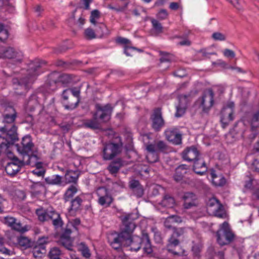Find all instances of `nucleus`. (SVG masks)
I'll list each match as a JSON object with an SVG mask.
<instances>
[{"label":"nucleus","mask_w":259,"mask_h":259,"mask_svg":"<svg viewBox=\"0 0 259 259\" xmlns=\"http://www.w3.org/2000/svg\"><path fill=\"white\" fill-rule=\"evenodd\" d=\"M17 116L15 108L11 106L5 108L2 114L3 125H0V148L6 151L10 144L17 139V127L14 122Z\"/></svg>","instance_id":"f257e3e1"},{"label":"nucleus","mask_w":259,"mask_h":259,"mask_svg":"<svg viewBox=\"0 0 259 259\" xmlns=\"http://www.w3.org/2000/svg\"><path fill=\"white\" fill-rule=\"evenodd\" d=\"M112 112V108L110 104L104 106L97 105L96 112L94 115L93 118L87 120L84 123L85 126L91 128H99L100 122L98 119L104 122L108 121L110 119Z\"/></svg>","instance_id":"f03ea898"},{"label":"nucleus","mask_w":259,"mask_h":259,"mask_svg":"<svg viewBox=\"0 0 259 259\" xmlns=\"http://www.w3.org/2000/svg\"><path fill=\"white\" fill-rule=\"evenodd\" d=\"M122 221L124 227L120 233L117 237H114L113 241L110 242L111 246L115 250L120 249L122 244L125 245V238H128L129 233L133 232L136 228V225L133 222L130 214L125 215Z\"/></svg>","instance_id":"7ed1b4c3"},{"label":"nucleus","mask_w":259,"mask_h":259,"mask_svg":"<svg viewBox=\"0 0 259 259\" xmlns=\"http://www.w3.org/2000/svg\"><path fill=\"white\" fill-rule=\"evenodd\" d=\"M132 232L129 233V237L125 238V244L130 246V250L137 251L143 247V251L150 254L152 252L151 245L147 234L144 235L142 238L138 236H131Z\"/></svg>","instance_id":"20e7f679"},{"label":"nucleus","mask_w":259,"mask_h":259,"mask_svg":"<svg viewBox=\"0 0 259 259\" xmlns=\"http://www.w3.org/2000/svg\"><path fill=\"white\" fill-rule=\"evenodd\" d=\"M45 64L44 61H36L30 64L28 76L26 79H23L20 81H18L17 79H13V83L18 82V86L20 89L27 90L29 88V84L31 83L34 80L36 76L38 75L37 70L38 68L41 67Z\"/></svg>","instance_id":"39448f33"},{"label":"nucleus","mask_w":259,"mask_h":259,"mask_svg":"<svg viewBox=\"0 0 259 259\" xmlns=\"http://www.w3.org/2000/svg\"><path fill=\"white\" fill-rule=\"evenodd\" d=\"M217 241L221 245L229 243L234 237V234L231 231L229 225L226 222L221 225L220 229L217 232Z\"/></svg>","instance_id":"423d86ee"},{"label":"nucleus","mask_w":259,"mask_h":259,"mask_svg":"<svg viewBox=\"0 0 259 259\" xmlns=\"http://www.w3.org/2000/svg\"><path fill=\"white\" fill-rule=\"evenodd\" d=\"M0 56L11 60L13 63L15 65L21 63L23 59L22 53L15 50L12 47H0Z\"/></svg>","instance_id":"0eeeda50"},{"label":"nucleus","mask_w":259,"mask_h":259,"mask_svg":"<svg viewBox=\"0 0 259 259\" xmlns=\"http://www.w3.org/2000/svg\"><path fill=\"white\" fill-rule=\"evenodd\" d=\"M122 144L109 143L106 144L103 149V158L105 160H111L119 154L122 149Z\"/></svg>","instance_id":"6e6552de"},{"label":"nucleus","mask_w":259,"mask_h":259,"mask_svg":"<svg viewBox=\"0 0 259 259\" xmlns=\"http://www.w3.org/2000/svg\"><path fill=\"white\" fill-rule=\"evenodd\" d=\"M184 232V229L183 228H173L172 233L168 239V243L167 245V249L169 252L174 254H178L177 252L174 250L173 248L179 245L180 242L178 238L183 235Z\"/></svg>","instance_id":"1a4fd4ad"},{"label":"nucleus","mask_w":259,"mask_h":259,"mask_svg":"<svg viewBox=\"0 0 259 259\" xmlns=\"http://www.w3.org/2000/svg\"><path fill=\"white\" fill-rule=\"evenodd\" d=\"M18 151L23 156L27 154H31L34 151V145L32 142L31 137L27 135L22 138L19 145H17Z\"/></svg>","instance_id":"9d476101"},{"label":"nucleus","mask_w":259,"mask_h":259,"mask_svg":"<svg viewBox=\"0 0 259 259\" xmlns=\"http://www.w3.org/2000/svg\"><path fill=\"white\" fill-rule=\"evenodd\" d=\"M213 103V93L209 90L205 92L203 96L197 101L203 111H207L212 106Z\"/></svg>","instance_id":"9b49d317"},{"label":"nucleus","mask_w":259,"mask_h":259,"mask_svg":"<svg viewBox=\"0 0 259 259\" xmlns=\"http://www.w3.org/2000/svg\"><path fill=\"white\" fill-rule=\"evenodd\" d=\"M97 194L99 197L98 203L100 205L108 207L113 201V198L107 189L100 187L97 190Z\"/></svg>","instance_id":"f8f14e48"},{"label":"nucleus","mask_w":259,"mask_h":259,"mask_svg":"<svg viewBox=\"0 0 259 259\" xmlns=\"http://www.w3.org/2000/svg\"><path fill=\"white\" fill-rule=\"evenodd\" d=\"M234 103L229 102L224 107L221 111V121L223 124H228V122L234 119Z\"/></svg>","instance_id":"ddd939ff"},{"label":"nucleus","mask_w":259,"mask_h":259,"mask_svg":"<svg viewBox=\"0 0 259 259\" xmlns=\"http://www.w3.org/2000/svg\"><path fill=\"white\" fill-rule=\"evenodd\" d=\"M178 99L179 104L176 107L175 116L180 117L185 113L187 104L191 100V96L189 95H181L179 96Z\"/></svg>","instance_id":"4468645a"},{"label":"nucleus","mask_w":259,"mask_h":259,"mask_svg":"<svg viewBox=\"0 0 259 259\" xmlns=\"http://www.w3.org/2000/svg\"><path fill=\"white\" fill-rule=\"evenodd\" d=\"M165 136L166 139L174 144L178 145L181 143L182 135L178 129L171 127L165 130Z\"/></svg>","instance_id":"2eb2a0df"},{"label":"nucleus","mask_w":259,"mask_h":259,"mask_svg":"<svg viewBox=\"0 0 259 259\" xmlns=\"http://www.w3.org/2000/svg\"><path fill=\"white\" fill-rule=\"evenodd\" d=\"M152 126L156 131H159L164 126V122L161 116V110L159 108L156 109L151 117Z\"/></svg>","instance_id":"dca6fc26"},{"label":"nucleus","mask_w":259,"mask_h":259,"mask_svg":"<svg viewBox=\"0 0 259 259\" xmlns=\"http://www.w3.org/2000/svg\"><path fill=\"white\" fill-rule=\"evenodd\" d=\"M23 166L22 161L17 159H14L12 162L7 164L5 170L8 175L14 176L20 170Z\"/></svg>","instance_id":"f3484780"},{"label":"nucleus","mask_w":259,"mask_h":259,"mask_svg":"<svg viewBox=\"0 0 259 259\" xmlns=\"http://www.w3.org/2000/svg\"><path fill=\"white\" fill-rule=\"evenodd\" d=\"M199 153L197 149L194 147L187 148L183 153L184 159L188 161H195L198 159Z\"/></svg>","instance_id":"a211bd4d"},{"label":"nucleus","mask_w":259,"mask_h":259,"mask_svg":"<svg viewBox=\"0 0 259 259\" xmlns=\"http://www.w3.org/2000/svg\"><path fill=\"white\" fill-rule=\"evenodd\" d=\"M184 200L183 206L185 209H189L196 205V196L191 192L185 193L183 197Z\"/></svg>","instance_id":"6ab92c4d"},{"label":"nucleus","mask_w":259,"mask_h":259,"mask_svg":"<svg viewBox=\"0 0 259 259\" xmlns=\"http://www.w3.org/2000/svg\"><path fill=\"white\" fill-rule=\"evenodd\" d=\"M70 90V94L71 93L74 97L77 98V100L75 103H70L64 105V108L69 110H72L75 109L79 102V96L80 93V89L78 88L74 87L70 89H67Z\"/></svg>","instance_id":"aec40b11"},{"label":"nucleus","mask_w":259,"mask_h":259,"mask_svg":"<svg viewBox=\"0 0 259 259\" xmlns=\"http://www.w3.org/2000/svg\"><path fill=\"white\" fill-rule=\"evenodd\" d=\"M79 176L78 170H67L64 176V183H65V185L69 183L76 184Z\"/></svg>","instance_id":"412c9836"},{"label":"nucleus","mask_w":259,"mask_h":259,"mask_svg":"<svg viewBox=\"0 0 259 259\" xmlns=\"http://www.w3.org/2000/svg\"><path fill=\"white\" fill-rule=\"evenodd\" d=\"M193 169L195 173L203 175L207 171V167L204 161L199 158L194 162Z\"/></svg>","instance_id":"4be33fe9"},{"label":"nucleus","mask_w":259,"mask_h":259,"mask_svg":"<svg viewBox=\"0 0 259 259\" xmlns=\"http://www.w3.org/2000/svg\"><path fill=\"white\" fill-rule=\"evenodd\" d=\"M39 106L38 97L35 95H32L26 103L25 107L26 111L32 112Z\"/></svg>","instance_id":"5701e85b"},{"label":"nucleus","mask_w":259,"mask_h":259,"mask_svg":"<svg viewBox=\"0 0 259 259\" xmlns=\"http://www.w3.org/2000/svg\"><path fill=\"white\" fill-rule=\"evenodd\" d=\"M154 147L152 145H147L146 150L147 153L146 158L147 161L150 163L157 161L158 159V153L154 150Z\"/></svg>","instance_id":"b1692460"},{"label":"nucleus","mask_w":259,"mask_h":259,"mask_svg":"<svg viewBox=\"0 0 259 259\" xmlns=\"http://www.w3.org/2000/svg\"><path fill=\"white\" fill-rule=\"evenodd\" d=\"M187 168L186 165H181L178 166L176 169L174 179L177 182H181L184 176L187 173Z\"/></svg>","instance_id":"393cba45"},{"label":"nucleus","mask_w":259,"mask_h":259,"mask_svg":"<svg viewBox=\"0 0 259 259\" xmlns=\"http://www.w3.org/2000/svg\"><path fill=\"white\" fill-rule=\"evenodd\" d=\"M212 184L216 186H222L226 183L225 178L222 175H217L215 171L212 170L210 173Z\"/></svg>","instance_id":"a878e982"},{"label":"nucleus","mask_w":259,"mask_h":259,"mask_svg":"<svg viewBox=\"0 0 259 259\" xmlns=\"http://www.w3.org/2000/svg\"><path fill=\"white\" fill-rule=\"evenodd\" d=\"M45 180L48 184L50 185L61 186H65V183H64L62 177L58 175H55L51 177L46 178Z\"/></svg>","instance_id":"bb28decb"},{"label":"nucleus","mask_w":259,"mask_h":259,"mask_svg":"<svg viewBox=\"0 0 259 259\" xmlns=\"http://www.w3.org/2000/svg\"><path fill=\"white\" fill-rule=\"evenodd\" d=\"M95 31L97 37L101 38L110 34V31L107 26L102 23H99L97 25Z\"/></svg>","instance_id":"cd10ccee"},{"label":"nucleus","mask_w":259,"mask_h":259,"mask_svg":"<svg viewBox=\"0 0 259 259\" xmlns=\"http://www.w3.org/2000/svg\"><path fill=\"white\" fill-rule=\"evenodd\" d=\"M38 160V157L36 155L31 154H27L23 156L22 162L23 165H30L31 166H34V164Z\"/></svg>","instance_id":"c85d7f7f"},{"label":"nucleus","mask_w":259,"mask_h":259,"mask_svg":"<svg viewBox=\"0 0 259 259\" xmlns=\"http://www.w3.org/2000/svg\"><path fill=\"white\" fill-rule=\"evenodd\" d=\"M32 253L35 258H41L46 253V247H40L33 244Z\"/></svg>","instance_id":"c756f323"},{"label":"nucleus","mask_w":259,"mask_h":259,"mask_svg":"<svg viewBox=\"0 0 259 259\" xmlns=\"http://www.w3.org/2000/svg\"><path fill=\"white\" fill-rule=\"evenodd\" d=\"M50 219L53 221V224L55 227H59L62 225V221L60 214L54 210H51Z\"/></svg>","instance_id":"7c9ffc66"},{"label":"nucleus","mask_w":259,"mask_h":259,"mask_svg":"<svg viewBox=\"0 0 259 259\" xmlns=\"http://www.w3.org/2000/svg\"><path fill=\"white\" fill-rule=\"evenodd\" d=\"M18 244L23 249H27L31 247L33 243L28 237L21 236L18 238Z\"/></svg>","instance_id":"2f4dec72"},{"label":"nucleus","mask_w":259,"mask_h":259,"mask_svg":"<svg viewBox=\"0 0 259 259\" xmlns=\"http://www.w3.org/2000/svg\"><path fill=\"white\" fill-rule=\"evenodd\" d=\"M77 188L75 185L70 186L64 195V199L66 202L69 201L77 193Z\"/></svg>","instance_id":"473e14b6"},{"label":"nucleus","mask_w":259,"mask_h":259,"mask_svg":"<svg viewBox=\"0 0 259 259\" xmlns=\"http://www.w3.org/2000/svg\"><path fill=\"white\" fill-rule=\"evenodd\" d=\"M38 219L40 221L45 222L50 219L51 210L46 211L43 209H38L36 211Z\"/></svg>","instance_id":"72a5a7b5"},{"label":"nucleus","mask_w":259,"mask_h":259,"mask_svg":"<svg viewBox=\"0 0 259 259\" xmlns=\"http://www.w3.org/2000/svg\"><path fill=\"white\" fill-rule=\"evenodd\" d=\"M122 165V161L121 159H117L110 163L108 167V169L110 173L116 174L119 170Z\"/></svg>","instance_id":"f704fd0d"},{"label":"nucleus","mask_w":259,"mask_h":259,"mask_svg":"<svg viewBox=\"0 0 259 259\" xmlns=\"http://www.w3.org/2000/svg\"><path fill=\"white\" fill-rule=\"evenodd\" d=\"M148 145L153 146L154 147V150L158 153L159 152H164L167 148L165 143L162 141H158L154 142V143L149 144Z\"/></svg>","instance_id":"c9c22d12"},{"label":"nucleus","mask_w":259,"mask_h":259,"mask_svg":"<svg viewBox=\"0 0 259 259\" xmlns=\"http://www.w3.org/2000/svg\"><path fill=\"white\" fill-rule=\"evenodd\" d=\"M10 227L12 229L21 233H24L29 230L28 226H22L20 221H18L16 219L15 223Z\"/></svg>","instance_id":"e433bc0d"},{"label":"nucleus","mask_w":259,"mask_h":259,"mask_svg":"<svg viewBox=\"0 0 259 259\" xmlns=\"http://www.w3.org/2000/svg\"><path fill=\"white\" fill-rule=\"evenodd\" d=\"M175 203V201L173 197L165 196L162 200L160 204L163 207L171 208L174 206Z\"/></svg>","instance_id":"4c0bfd02"},{"label":"nucleus","mask_w":259,"mask_h":259,"mask_svg":"<svg viewBox=\"0 0 259 259\" xmlns=\"http://www.w3.org/2000/svg\"><path fill=\"white\" fill-rule=\"evenodd\" d=\"M82 202V199L79 197H76L74 199L71 201V205L70 208V211H76L79 209L81 206Z\"/></svg>","instance_id":"58836bf2"},{"label":"nucleus","mask_w":259,"mask_h":259,"mask_svg":"<svg viewBox=\"0 0 259 259\" xmlns=\"http://www.w3.org/2000/svg\"><path fill=\"white\" fill-rule=\"evenodd\" d=\"M151 22L154 30L157 34H160L163 32V27L158 20L152 18L151 19Z\"/></svg>","instance_id":"ea45409f"},{"label":"nucleus","mask_w":259,"mask_h":259,"mask_svg":"<svg viewBox=\"0 0 259 259\" xmlns=\"http://www.w3.org/2000/svg\"><path fill=\"white\" fill-rule=\"evenodd\" d=\"M79 250L81 252L82 255L86 257L89 258L91 256L90 250L88 246L84 243H80L78 246Z\"/></svg>","instance_id":"a19ab883"},{"label":"nucleus","mask_w":259,"mask_h":259,"mask_svg":"<svg viewBox=\"0 0 259 259\" xmlns=\"http://www.w3.org/2000/svg\"><path fill=\"white\" fill-rule=\"evenodd\" d=\"M61 250L57 247L52 248L49 253V256L50 259H60Z\"/></svg>","instance_id":"79ce46f5"},{"label":"nucleus","mask_w":259,"mask_h":259,"mask_svg":"<svg viewBox=\"0 0 259 259\" xmlns=\"http://www.w3.org/2000/svg\"><path fill=\"white\" fill-rule=\"evenodd\" d=\"M60 243L68 250H71L72 244L71 238L61 237Z\"/></svg>","instance_id":"37998d69"},{"label":"nucleus","mask_w":259,"mask_h":259,"mask_svg":"<svg viewBox=\"0 0 259 259\" xmlns=\"http://www.w3.org/2000/svg\"><path fill=\"white\" fill-rule=\"evenodd\" d=\"M8 36V30L3 24L0 23V40L4 41L7 39Z\"/></svg>","instance_id":"c03bdc74"},{"label":"nucleus","mask_w":259,"mask_h":259,"mask_svg":"<svg viewBox=\"0 0 259 259\" xmlns=\"http://www.w3.org/2000/svg\"><path fill=\"white\" fill-rule=\"evenodd\" d=\"M50 242V240L48 237L43 236L38 239L37 241L33 244L40 246V247H46V245Z\"/></svg>","instance_id":"a18cd8bd"},{"label":"nucleus","mask_w":259,"mask_h":259,"mask_svg":"<svg viewBox=\"0 0 259 259\" xmlns=\"http://www.w3.org/2000/svg\"><path fill=\"white\" fill-rule=\"evenodd\" d=\"M100 17V13L97 10H94L92 11L90 16V22L93 24H95L97 20H98Z\"/></svg>","instance_id":"49530a36"},{"label":"nucleus","mask_w":259,"mask_h":259,"mask_svg":"<svg viewBox=\"0 0 259 259\" xmlns=\"http://www.w3.org/2000/svg\"><path fill=\"white\" fill-rule=\"evenodd\" d=\"M84 36L85 38L89 39L97 37L95 31L91 28H88L84 30Z\"/></svg>","instance_id":"de8ad7c7"},{"label":"nucleus","mask_w":259,"mask_h":259,"mask_svg":"<svg viewBox=\"0 0 259 259\" xmlns=\"http://www.w3.org/2000/svg\"><path fill=\"white\" fill-rule=\"evenodd\" d=\"M168 13L165 9H161L156 14V17L159 20H164L167 19Z\"/></svg>","instance_id":"09e8293b"},{"label":"nucleus","mask_w":259,"mask_h":259,"mask_svg":"<svg viewBox=\"0 0 259 259\" xmlns=\"http://www.w3.org/2000/svg\"><path fill=\"white\" fill-rule=\"evenodd\" d=\"M212 38L216 41H224L226 39V35L220 32H215L212 34Z\"/></svg>","instance_id":"8fccbe9b"},{"label":"nucleus","mask_w":259,"mask_h":259,"mask_svg":"<svg viewBox=\"0 0 259 259\" xmlns=\"http://www.w3.org/2000/svg\"><path fill=\"white\" fill-rule=\"evenodd\" d=\"M207 205L210 207H214V208H221L222 207V205L219 201L214 198L209 199Z\"/></svg>","instance_id":"3c124183"},{"label":"nucleus","mask_w":259,"mask_h":259,"mask_svg":"<svg viewBox=\"0 0 259 259\" xmlns=\"http://www.w3.org/2000/svg\"><path fill=\"white\" fill-rule=\"evenodd\" d=\"M212 210L214 213L215 215L218 218H224L226 217V213L222 205L221 208H213Z\"/></svg>","instance_id":"603ef678"},{"label":"nucleus","mask_w":259,"mask_h":259,"mask_svg":"<svg viewBox=\"0 0 259 259\" xmlns=\"http://www.w3.org/2000/svg\"><path fill=\"white\" fill-rule=\"evenodd\" d=\"M161 57L160 59L161 63L170 62L172 60V56L166 53H162Z\"/></svg>","instance_id":"864d4df0"},{"label":"nucleus","mask_w":259,"mask_h":259,"mask_svg":"<svg viewBox=\"0 0 259 259\" xmlns=\"http://www.w3.org/2000/svg\"><path fill=\"white\" fill-rule=\"evenodd\" d=\"M15 218L7 216L4 218L3 222L10 227L15 223Z\"/></svg>","instance_id":"5fc2aeb1"},{"label":"nucleus","mask_w":259,"mask_h":259,"mask_svg":"<svg viewBox=\"0 0 259 259\" xmlns=\"http://www.w3.org/2000/svg\"><path fill=\"white\" fill-rule=\"evenodd\" d=\"M128 3H126L122 7H115L111 5L108 6V8L114 10L116 11V12H122L124 11V10L126 9Z\"/></svg>","instance_id":"6e6d98bb"},{"label":"nucleus","mask_w":259,"mask_h":259,"mask_svg":"<svg viewBox=\"0 0 259 259\" xmlns=\"http://www.w3.org/2000/svg\"><path fill=\"white\" fill-rule=\"evenodd\" d=\"M136 50H137L136 48L131 47L130 45L128 46H125L124 48V53L127 56H132L133 55L132 53Z\"/></svg>","instance_id":"4d7b16f0"},{"label":"nucleus","mask_w":259,"mask_h":259,"mask_svg":"<svg viewBox=\"0 0 259 259\" xmlns=\"http://www.w3.org/2000/svg\"><path fill=\"white\" fill-rule=\"evenodd\" d=\"M228 1L231 3L234 8H235L237 10L240 11L243 9V7L240 3V0H228Z\"/></svg>","instance_id":"13d9d810"},{"label":"nucleus","mask_w":259,"mask_h":259,"mask_svg":"<svg viewBox=\"0 0 259 259\" xmlns=\"http://www.w3.org/2000/svg\"><path fill=\"white\" fill-rule=\"evenodd\" d=\"M173 223L172 221L170 218V216L168 217L165 220L164 222V225L165 228L167 229H172L174 227H173Z\"/></svg>","instance_id":"bf43d9fd"},{"label":"nucleus","mask_w":259,"mask_h":259,"mask_svg":"<svg viewBox=\"0 0 259 259\" xmlns=\"http://www.w3.org/2000/svg\"><path fill=\"white\" fill-rule=\"evenodd\" d=\"M133 192L137 197H141L144 194V190L143 187L141 186L138 188L133 190Z\"/></svg>","instance_id":"052dcab7"},{"label":"nucleus","mask_w":259,"mask_h":259,"mask_svg":"<svg viewBox=\"0 0 259 259\" xmlns=\"http://www.w3.org/2000/svg\"><path fill=\"white\" fill-rule=\"evenodd\" d=\"M223 54L225 57L228 58H233L235 56V54L234 51L228 49H225L223 51Z\"/></svg>","instance_id":"680f3d73"},{"label":"nucleus","mask_w":259,"mask_h":259,"mask_svg":"<svg viewBox=\"0 0 259 259\" xmlns=\"http://www.w3.org/2000/svg\"><path fill=\"white\" fill-rule=\"evenodd\" d=\"M141 186L139 182L137 180H133L130 182V187L133 190Z\"/></svg>","instance_id":"e2e57ef3"},{"label":"nucleus","mask_w":259,"mask_h":259,"mask_svg":"<svg viewBox=\"0 0 259 259\" xmlns=\"http://www.w3.org/2000/svg\"><path fill=\"white\" fill-rule=\"evenodd\" d=\"M117 41L119 44L125 45V46H128L130 44V40L121 37H118L117 39Z\"/></svg>","instance_id":"0e129e2a"},{"label":"nucleus","mask_w":259,"mask_h":259,"mask_svg":"<svg viewBox=\"0 0 259 259\" xmlns=\"http://www.w3.org/2000/svg\"><path fill=\"white\" fill-rule=\"evenodd\" d=\"M170 217L172 221V223H176L179 224L182 222V218L179 215H170Z\"/></svg>","instance_id":"69168bd1"},{"label":"nucleus","mask_w":259,"mask_h":259,"mask_svg":"<svg viewBox=\"0 0 259 259\" xmlns=\"http://www.w3.org/2000/svg\"><path fill=\"white\" fill-rule=\"evenodd\" d=\"M201 249V247L200 245H195L192 247V251L194 253V254L197 256L198 255L199 252H200Z\"/></svg>","instance_id":"338daca9"},{"label":"nucleus","mask_w":259,"mask_h":259,"mask_svg":"<svg viewBox=\"0 0 259 259\" xmlns=\"http://www.w3.org/2000/svg\"><path fill=\"white\" fill-rule=\"evenodd\" d=\"M252 168L254 171L259 174V161L255 159L252 162Z\"/></svg>","instance_id":"774afa93"}]
</instances>
